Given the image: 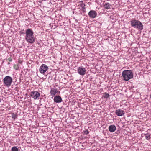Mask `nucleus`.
Segmentation results:
<instances>
[{
    "mask_svg": "<svg viewBox=\"0 0 151 151\" xmlns=\"http://www.w3.org/2000/svg\"><path fill=\"white\" fill-rule=\"evenodd\" d=\"M123 80L128 81L133 77V73L131 70H126L123 71L122 73Z\"/></svg>",
    "mask_w": 151,
    "mask_h": 151,
    "instance_id": "f257e3e1",
    "label": "nucleus"
},
{
    "mask_svg": "<svg viewBox=\"0 0 151 151\" xmlns=\"http://www.w3.org/2000/svg\"><path fill=\"white\" fill-rule=\"evenodd\" d=\"M130 24L132 26L140 30L143 29V25L140 21L138 20L132 19L130 21Z\"/></svg>",
    "mask_w": 151,
    "mask_h": 151,
    "instance_id": "f03ea898",
    "label": "nucleus"
},
{
    "mask_svg": "<svg viewBox=\"0 0 151 151\" xmlns=\"http://www.w3.org/2000/svg\"><path fill=\"white\" fill-rule=\"evenodd\" d=\"M3 83L4 85L7 87H9L12 82V78L9 76H6L3 79Z\"/></svg>",
    "mask_w": 151,
    "mask_h": 151,
    "instance_id": "7ed1b4c3",
    "label": "nucleus"
},
{
    "mask_svg": "<svg viewBox=\"0 0 151 151\" xmlns=\"http://www.w3.org/2000/svg\"><path fill=\"white\" fill-rule=\"evenodd\" d=\"M30 96L35 100L39 99L40 96V93L37 91H32L30 93Z\"/></svg>",
    "mask_w": 151,
    "mask_h": 151,
    "instance_id": "20e7f679",
    "label": "nucleus"
},
{
    "mask_svg": "<svg viewBox=\"0 0 151 151\" xmlns=\"http://www.w3.org/2000/svg\"><path fill=\"white\" fill-rule=\"evenodd\" d=\"M48 67L46 65L43 64L40 67L39 71L42 74H44L47 70Z\"/></svg>",
    "mask_w": 151,
    "mask_h": 151,
    "instance_id": "39448f33",
    "label": "nucleus"
},
{
    "mask_svg": "<svg viewBox=\"0 0 151 151\" xmlns=\"http://www.w3.org/2000/svg\"><path fill=\"white\" fill-rule=\"evenodd\" d=\"M33 32L32 29H27L26 32V36L25 39L28 38L31 36H33Z\"/></svg>",
    "mask_w": 151,
    "mask_h": 151,
    "instance_id": "423d86ee",
    "label": "nucleus"
},
{
    "mask_svg": "<svg viewBox=\"0 0 151 151\" xmlns=\"http://www.w3.org/2000/svg\"><path fill=\"white\" fill-rule=\"evenodd\" d=\"M86 70L85 68L81 66L78 68V72L81 75L83 76L86 73Z\"/></svg>",
    "mask_w": 151,
    "mask_h": 151,
    "instance_id": "0eeeda50",
    "label": "nucleus"
},
{
    "mask_svg": "<svg viewBox=\"0 0 151 151\" xmlns=\"http://www.w3.org/2000/svg\"><path fill=\"white\" fill-rule=\"evenodd\" d=\"M97 15V12L93 10L90 11L88 13L89 17L92 18H94L96 17Z\"/></svg>",
    "mask_w": 151,
    "mask_h": 151,
    "instance_id": "6e6552de",
    "label": "nucleus"
},
{
    "mask_svg": "<svg viewBox=\"0 0 151 151\" xmlns=\"http://www.w3.org/2000/svg\"><path fill=\"white\" fill-rule=\"evenodd\" d=\"M115 113V114L118 116H123L125 114L124 111L120 109L116 110Z\"/></svg>",
    "mask_w": 151,
    "mask_h": 151,
    "instance_id": "1a4fd4ad",
    "label": "nucleus"
},
{
    "mask_svg": "<svg viewBox=\"0 0 151 151\" xmlns=\"http://www.w3.org/2000/svg\"><path fill=\"white\" fill-rule=\"evenodd\" d=\"M53 100L54 102L56 103H60L63 101L61 97L59 95L55 96Z\"/></svg>",
    "mask_w": 151,
    "mask_h": 151,
    "instance_id": "9d476101",
    "label": "nucleus"
},
{
    "mask_svg": "<svg viewBox=\"0 0 151 151\" xmlns=\"http://www.w3.org/2000/svg\"><path fill=\"white\" fill-rule=\"evenodd\" d=\"M58 90L56 88H52L51 89L50 93L51 95L53 97L55 96L56 94L58 93Z\"/></svg>",
    "mask_w": 151,
    "mask_h": 151,
    "instance_id": "9b49d317",
    "label": "nucleus"
},
{
    "mask_svg": "<svg viewBox=\"0 0 151 151\" xmlns=\"http://www.w3.org/2000/svg\"><path fill=\"white\" fill-rule=\"evenodd\" d=\"M25 40L28 43L31 44L34 43L35 41L33 36L29 37L28 38L25 39Z\"/></svg>",
    "mask_w": 151,
    "mask_h": 151,
    "instance_id": "f8f14e48",
    "label": "nucleus"
},
{
    "mask_svg": "<svg viewBox=\"0 0 151 151\" xmlns=\"http://www.w3.org/2000/svg\"><path fill=\"white\" fill-rule=\"evenodd\" d=\"M108 129L110 132H113L115 131L116 127L114 125H111L109 127Z\"/></svg>",
    "mask_w": 151,
    "mask_h": 151,
    "instance_id": "ddd939ff",
    "label": "nucleus"
},
{
    "mask_svg": "<svg viewBox=\"0 0 151 151\" xmlns=\"http://www.w3.org/2000/svg\"><path fill=\"white\" fill-rule=\"evenodd\" d=\"M111 5L108 3H106L104 5L105 9H111Z\"/></svg>",
    "mask_w": 151,
    "mask_h": 151,
    "instance_id": "4468645a",
    "label": "nucleus"
},
{
    "mask_svg": "<svg viewBox=\"0 0 151 151\" xmlns=\"http://www.w3.org/2000/svg\"><path fill=\"white\" fill-rule=\"evenodd\" d=\"M79 5L81 7L83 8V7H85V4L83 3V1H80L79 2Z\"/></svg>",
    "mask_w": 151,
    "mask_h": 151,
    "instance_id": "2eb2a0df",
    "label": "nucleus"
},
{
    "mask_svg": "<svg viewBox=\"0 0 151 151\" xmlns=\"http://www.w3.org/2000/svg\"><path fill=\"white\" fill-rule=\"evenodd\" d=\"M11 115L12 118L14 120L17 117V115L16 114H15L14 113H12Z\"/></svg>",
    "mask_w": 151,
    "mask_h": 151,
    "instance_id": "dca6fc26",
    "label": "nucleus"
},
{
    "mask_svg": "<svg viewBox=\"0 0 151 151\" xmlns=\"http://www.w3.org/2000/svg\"><path fill=\"white\" fill-rule=\"evenodd\" d=\"M145 138L147 140H149L150 139V135L148 133L145 134Z\"/></svg>",
    "mask_w": 151,
    "mask_h": 151,
    "instance_id": "f3484780",
    "label": "nucleus"
},
{
    "mask_svg": "<svg viewBox=\"0 0 151 151\" xmlns=\"http://www.w3.org/2000/svg\"><path fill=\"white\" fill-rule=\"evenodd\" d=\"M12 151H19V149L16 147H13L11 149Z\"/></svg>",
    "mask_w": 151,
    "mask_h": 151,
    "instance_id": "a211bd4d",
    "label": "nucleus"
},
{
    "mask_svg": "<svg viewBox=\"0 0 151 151\" xmlns=\"http://www.w3.org/2000/svg\"><path fill=\"white\" fill-rule=\"evenodd\" d=\"M103 96L104 98L108 99L109 97V94L105 93Z\"/></svg>",
    "mask_w": 151,
    "mask_h": 151,
    "instance_id": "6ab92c4d",
    "label": "nucleus"
},
{
    "mask_svg": "<svg viewBox=\"0 0 151 151\" xmlns=\"http://www.w3.org/2000/svg\"><path fill=\"white\" fill-rule=\"evenodd\" d=\"M14 68L16 70H17L18 69L19 67L18 65H14Z\"/></svg>",
    "mask_w": 151,
    "mask_h": 151,
    "instance_id": "aec40b11",
    "label": "nucleus"
},
{
    "mask_svg": "<svg viewBox=\"0 0 151 151\" xmlns=\"http://www.w3.org/2000/svg\"><path fill=\"white\" fill-rule=\"evenodd\" d=\"M84 133L86 135H87L89 133V131L87 130H86L84 132Z\"/></svg>",
    "mask_w": 151,
    "mask_h": 151,
    "instance_id": "412c9836",
    "label": "nucleus"
},
{
    "mask_svg": "<svg viewBox=\"0 0 151 151\" xmlns=\"http://www.w3.org/2000/svg\"><path fill=\"white\" fill-rule=\"evenodd\" d=\"M81 10L83 12H86L85 8V7L82 8L81 9Z\"/></svg>",
    "mask_w": 151,
    "mask_h": 151,
    "instance_id": "4be33fe9",
    "label": "nucleus"
},
{
    "mask_svg": "<svg viewBox=\"0 0 151 151\" xmlns=\"http://www.w3.org/2000/svg\"><path fill=\"white\" fill-rule=\"evenodd\" d=\"M8 60L9 61H12V58L10 57L8 59Z\"/></svg>",
    "mask_w": 151,
    "mask_h": 151,
    "instance_id": "5701e85b",
    "label": "nucleus"
},
{
    "mask_svg": "<svg viewBox=\"0 0 151 151\" xmlns=\"http://www.w3.org/2000/svg\"><path fill=\"white\" fill-rule=\"evenodd\" d=\"M10 64V63L9 62H8V64L9 65V64Z\"/></svg>",
    "mask_w": 151,
    "mask_h": 151,
    "instance_id": "b1692460",
    "label": "nucleus"
},
{
    "mask_svg": "<svg viewBox=\"0 0 151 151\" xmlns=\"http://www.w3.org/2000/svg\"><path fill=\"white\" fill-rule=\"evenodd\" d=\"M42 0L43 1H46L47 0Z\"/></svg>",
    "mask_w": 151,
    "mask_h": 151,
    "instance_id": "393cba45",
    "label": "nucleus"
},
{
    "mask_svg": "<svg viewBox=\"0 0 151 151\" xmlns=\"http://www.w3.org/2000/svg\"><path fill=\"white\" fill-rule=\"evenodd\" d=\"M150 98H151V95H150Z\"/></svg>",
    "mask_w": 151,
    "mask_h": 151,
    "instance_id": "a878e982",
    "label": "nucleus"
}]
</instances>
